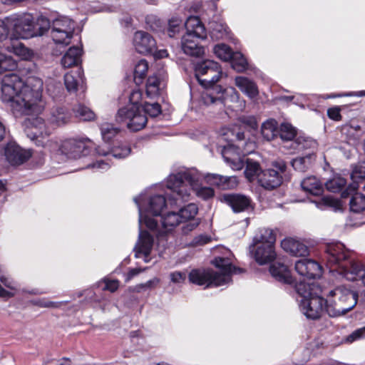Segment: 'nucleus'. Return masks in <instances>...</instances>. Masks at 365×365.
I'll return each instance as SVG.
<instances>
[{
  "mask_svg": "<svg viewBox=\"0 0 365 365\" xmlns=\"http://www.w3.org/2000/svg\"><path fill=\"white\" fill-rule=\"evenodd\" d=\"M269 272L272 276L280 282L284 284H292L293 282L289 268L284 263L277 262L272 264Z\"/></svg>",
  "mask_w": 365,
  "mask_h": 365,
  "instance_id": "29",
  "label": "nucleus"
},
{
  "mask_svg": "<svg viewBox=\"0 0 365 365\" xmlns=\"http://www.w3.org/2000/svg\"><path fill=\"white\" fill-rule=\"evenodd\" d=\"M346 184V180L341 176L336 175L329 180L326 183L327 189L331 192H338L342 190Z\"/></svg>",
  "mask_w": 365,
  "mask_h": 365,
  "instance_id": "49",
  "label": "nucleus"
},
{
  "mask_svg": "<svg viewBox=\"0 0 365 365\" xmlns=\"http://www.w3.org/2000/svg\"><path fill=\"white\" fill-rule=\"evenodd\" d=\"M141 98L140 91H133L129 97L130 103L118 109L115 121L118 123H124L131 131H139L147 124V117L140 110L141 107L138 101Z\"/></svg>",
  "mask_w": 365,
  "mask_h": 365,
  "instance_id": "9",
  "label": "nucleus"
},
{
  "mask_svg": "<svg viewBox=\"0 0 365 365\" xmlns=\"http://www.w3.org/2000/svg\"><path fill=\"white\" fill-rule=\"evenodd\" d=\"M351 179L352 182L341 192L342 198L348 197L349 191L351 192H356L359 187V182L365 179V162H359L353 167Z\"/></svg>",
  "mask_w": 365,
  "mask_h": 365,
  "instance_id": "23",
  "label": "nucleus"
},
{
  "mask_svg": "<svg viewBox=\"0 0 365 365\" xmlns=\"http://www.w3.org/2000/svg\"><path fill=\"white\" fill-rule=\"evenodd\" d=\"M25 133L36 145L44 147L51 130L41 117L29 118L26 122Z\"/></svg>",
  "mask_w": 365,
  "mask_h": 365,
  "instance_id": "17",
  "label": "nucleus"
},
{
  "mask_svg": "<svg viewBox=\"0 0 365 365\" xmlns=\"http://www.w3.org/2000/svg\"><path fill=\"white\" fill-rule=\"evenodd\" d=\"M51 20L43 16H39L35 21L32 20L35 36H43L48 30L51 31Z\"/></svg>",
  "mask_w": 365,
  "mask_h": 365,
  "instance_id": "40",
  "label": "nucleus"
},
{
  "mask_svg": "<svg viewBox=\"0 0 365 365\" xmlns=\"http://www.w3.org/2000/svg\"><path fill=\"white\" fill-rule=\"evenodd\" d=\"M317 285L314 283H307L300 281L294 286L299 296V309L302 313L310 319H317L323 312H326V299L314 292Z\"/></svg>",
  "mask_w": 365,
  "mask_h": 365,
  "instance_id": "6",
  "label": "nucleus"
},
{
  "mask_svg": "<svg viewBox=\"0 0 365 365\" xmlns=\"http://www.w3.org/2000/svg\"><path fill=\"white\" fill-rule=\"evenodd\" d=\"M178 212L182 223L197 219L195 218V216L198 212V207L197 205L194 203L188 204L185 207L181 208Z\"/></svg>",
  "mask_w": 365,
  "mask_h": 365,
  "instance_id": "45",
  "label": "nucleus"
},
{
  "mask_svg": "<svg viewBox=\"0 0 365 365\" xmlns=\"http://www.w3.org/2000/svg\"><path fill=\"white\" fill-rule=\"evenodd\" d=\"M302 189L312 195H319L324 191L323 182L315 176H309L301 182Z\"/></svg>",
  "mask_w": 365,
  "mask_h": 365,
  "instance_id": "32",
  "label": "nucleus"
},
{
  "mask_svg": "<svg viewBox=\"0 0 365 365\" xmlns=\"http://www.w3.org/2000/svg\"><path fill=\"white\" fill-rule=\"evenodd\" d=\"M160 221L161 229L158 230L157 228L155 231H156L158 245L165 249L168 246V240L171 237L173 238L171 232L182 222L179 212L174 211L168 212L164 215H161Z\"/></svg>",
  "mask_w": 365,
  "mask_h": 365,
  "instance_id": "16",
  "label": "nucleus"
},
{
  "mask_svg": "<svg viewBox=\"0 0 365 365\" xmlns=\"http://www.w3.org/2000/svg\"><path fill=\"white\" fill-rule=\"evenodd\" d=\"M255 145L252 141H247L244 132L239 131L235 135V139L230 140L221 148V154L225 162L232 170H240L243 168L245 162L242 155L252 152Z\"/></svg>",
  "mask_w": 365,
  "mask_h": 365,
  "instance_id": "10",
  "label": "nucleus"
},
{
  "mask_svg": "<svg viewBox=\"0 0 365 365\" xmlns=\"http://www.w3.org/2000/svg\"><path fill=\"white\" fill-rule=\"evenodd\" d=\"M0 100L7 104L16 117L41 113L45 108L43 98V80L29 75L25 80L14 73L6 74L1 79Z\"/></svg>",
  "mask_w": 365,
  "mask_h": 365,
  "instance_id": "1",
  "label": "nucleus"
},
{
  "mask_svg": "<svg viewBox=\"0 0 365 365\" xmlns=\"http://www.w3.org/2000/svg\"><path fill=\"white\" fill-rule=\"evenodd\" d=\"M324 259L329 272L336 279L348 281L361 280L365 286V267L356 259L351 250L340 242H331L325 245Z\"/></svg>",
  "mask_w": 365,
  "mask_h": 365,
  "instance_id": "4",
  "label": "nucleus"
},
{
  "mask_svg": "<svg viewBox=\"0 0 365 365\" xmlns=\"http://www.w3.org/2000/svg\"><path fill=\"white\" fill-rule=\"evenodd\" d=\"M148 69V64L145 60L141 59L137 63L134 69V79L136 83H141L146 75Z\"/></svg>",
  "mask_w": 365,
  "mask_h": 365,
  "instance_id": "53",
  "label": "nucleus"
},
{
  "mask_svg": "<svg viewBox=\"0 0 365 365\" xmlns=\"http://www.w3.org/2000/svg\"><path fill=\"white\" fill-rule=\"evenodd\" d=\"M120 132L119 128L108 123H105L101 125V133L103 140L105 142H109L115 137Z\"/></svg>",
  "mask_w": 365,
  "mask_h": 365,
  "instance_id": "47",
  "label": "nucleus"
},
{
  "mask_svg": "<svg viewBox=\"0 0 365 365\" xmlns=\"http://www.w3.org/2000/svg\"><path fill=\"white\" fill-rule=\"evenodd\" d=\"M163 195H154L150 196L145 202L144 195L134 197V202L138 206L139 213V234L138 240L133 248L135 257L142 258L145 262L150 260V252L152 251L154 240L153 237L145 230H142V225H144L150 230H155L158 228V222L155 217L161 215L162 210L166 207L167 201L173 205L169 200Z\"/></svg>",
  "mask_w": 365,
  "mask_h": 365,
  "instance_id": "2",
  "label": "nucleus"
},
{
  "mask_svg": "<svg viewBox=\"0 0 365 365\" xmlns=\"http://www.w3.org/2000/svg\"><path fill=\"white\" fill-rule=\"evenodd\" d=\"M213 51L217 58L224 61H230L235 53L232 51L230 46L225 43L215 45L213 48Z\"/></svg>",
  "mask_w": 365,
  "mask_h": 365,
  "instance_id": "48",
  "label": "nucleus"
},
{
  "mask_svg": "<svg viewBox=\"0 0 365 365\" xmlns=\"http://www.w3.org/2000/svg\"><path fill=\"white\" fill-rule=\"evenodd\" d=\"M184 223L185 225L182 227V233L183 235H187L197 227L200 223V220H192L191 221H187Z\"/></svg>",
  "mask_w": 365,
  "mask_h": 365,
  "instance_id": "64",
  "label": "nucleus"
},
{
  "mask_svg": "<svg viewBox=\"0 0 365 365\" xmlns=\"http://www.w3.org/2000/svg\"><path fill=\"white\" fill-rule=\"evenodd\" d=\"M223 198L234 212H244L252 207L250 199L244 195L227 194L224 195Z\"/></svg>",
  "mask_w": 365,
  "mask_h": 365,
  "instance_id": "24",
  "label": "nucleus"
},
{
  "mask_svg": "<svg viewBox=\"0 0 365 365\" xmlns=\"http://www.w3.org/2000/svg\"><path fill=\"white\" fill-rule=\"evenodd\" d=\"M82 50L78 46L71 47L61 58V64L64 68L78 66L81 61Z\"/></svg>",
  "mask_w": 365,
  "mask_h": 365,
  "instance_id": "34",
  "label": "nucleus"
},
{
  "mask_svg": "<svg viewBox=\"0 0 365 365\" xmlns=\"http://www.w3.org/2000/svg\"><path fill=\"white\" fill-rule=\"evenodd\" d=\"M261 168L259 163L252 159L247 158L246 160V168L245 170V175L250 181L261 174Z\"/></svg>",
  "mask_w": 365,
  "mask_h": 365,
  "instance_id": "46",
  "label": "nucleus"
},
{
  "mask_svg": "<svg viewBox=\"0 0 365 365\" xmlns=\"http://www.w3.org/2000/svg\"><path fill=\"white\" fill-rule=\"evenodd\" d=\"M278 135L284 141H291L297 135V129L289 123H282L278 128Z\"/></svg>",
  "mask_w": 365,
  "mask_h": 365,
  "instance_id": "44",
  "label": "nucleus"
},
{
  "mask_svg": "<svg viewBox=\"0 0 365 365\" xmlns=\"http://www.w3.org/2000/svg\"><path fill=\"white\" fill-rule=\"evenodd\" d=\"M95 148L93 143L88 138H71L61 143L59 150L68 158L77 159L89 155Z\"/></svg>",
  "mask_w": 365,
  "mask_h": 365,
  "instance_id": "14",
  "label": "nucleus"
},
{
  "mask_svg": "<svg viewBox=\"0 0 365 365\" xmlns=\"http://www.w3.org/2000/svg\"><path fill=\"white\" fill-rule=\"evenodd\" d=\"M186 33L181 38V48L187 56L200 57L205 53L199 40L205 39L207 31L204 24L197 16H189L185 22Z\"/></svg>",
  "mask_w": 365,
  "mask_h": 365,
  "instance_id": "7",
  "label": "nucleus"
},
{
  "mask_svg": "<svg viewBox=\"0 0 365 365\" xmlns=\"http://www.w3.org/2000/svg\"><path fill=\"white\" fill-rule=\"evenodd\" d=\"M183 26H185V23L183 24L182 19L178 16L172 17L168 21V35L170 38L176 37V34L180 33Z\"/></svg>",
  "mask_w": 365,
  "mask_h": 365,
  "instance_id": "50",
  "label": "nucleus"
},
{
  "mask_svg": "<svg viewBox=\"0 0 365 365\" xmlns=\"http://www.w3.org/2000/svg\"><path fill=\"white\" fill-rule=\"evenodd\" d=\"M131 152V148L126 145H115L110 148H102L97 147L95 148V153L98 155L107 156L111 155L117 159H123L128 157Z\"/></svg>",
  "mask_w": 365,
  "mask_h": 365,
  "instance_id": "31",
  "label": "nucleus"
},
{
  "mask_svg": "<svg viewBox=\"0 0 365 365\" xmlns=\"http://www.w3.org/2000/svg\"><path fill=\"white\" fill-rule=\"evenodd\" d=\"M365 337V326L354 331L347 336L346 341L349 343H352L355 341L361 339Z\"/></svg>",
  "mask_w": 365,
  "mask_h": 365,
  "instance_id": "62",
  "label": "nucleus"
},
{
  "mask_svg": "<svg viewBox=\"0 0 365 365\" xmlns=\"http://www.w3.org/2000/svg\"><path fill=\"white\" fill-rule=\"evenodd\" d=\"M239 121L250 129L256 130L257 128V121L253 115H242L239 118Z\"/></svg>",
  "mask_w": 365,
  "mask_h": 365,
  "instance_id": "60",
  "label": "nucleus"
},
{
  "mask_svg": "<svg viewBox=\"0 0 365 365\" xmlns=\"http://www.w3.org/2000/svg\"><path fill=\"white\" fill-rule=\"evenodd\" d=\"M215 72L208 71L205 74L204 78H199V83L206 88V90L210 89L215 86L222 76V70L220 66L217 63V68H213Z\"/></svg>",
  "mask_w": 365,
  "mask_h": 365,
  "instance_id": "37",
  "label": "nucleus"
},
{
  "mask_svg": "<svg viewBox=\"0 0 365 365\" xmlns=\"http://www.w3.org/2000/svg\"><path fill=\"white\" fill-rule=\"evenodd\" d=\"M165 81L160 73L149 76L146 83V95L150 98L158 96L165 88Z\"/></svg>",
  "mask_w": 365,
  "mask_h": 365,
  "instance_id": "28",
  "label": "nucleus"
},
{
  "mask_svg": "<svg viewBox=\"0 0 365 365\" xmlns=\"http://www.w3.org/2000/svg\"><path fill=\"white\" fill-rule=\"evenodd\" d=\"M282 248L296 257H304L308 254V247L302 242L293 238H285L281 242Z\"/></svg>",
  "mask_w": 365,
  "mask_h": 365,
  "instance_id": "27",
  "label": "nucleus"
},
{
  "mask_svg": "<svg viewBox=\"0 0 365 365\" xmlns=\"http://www.w3.org/2000/svg\"><path fill=\"white\" fill-rule=\"evenodd\" d=\"M2 24L6 27L7 37L10 36V40L28 39L35 36L31 15L19 18H7L5 21H0V25Z\"/></svg>",
  "mask_w": 365,
  "mask_h": 365,
  "instance_id": "12",
  "label": "nucleus"
},
{
  "mask_svg": "<svg viewBox=\"0 0 365 365\" xmlns=\"http://www.w3.org/2000/svg\"><path fill=\"white\" fill-rule=\"evenodd\" d=\"M294 268L299 275L308 279L320 277L322 274V266L316 261L307 258L297 260Z\"/></svg>",
  "mask_w": 365,
  "mask_h": 365,
  "instance_id": "20",
  "label": "nucleus"
},
{
  "mask_svg": "<svg viewBox=\"0 0 365 365\" xmlns=\"http://www.w3.org/2000/svg\"><path fill=\"white\" fill-rule=\"evenodd\" d=\"M272 166L273 168L262 171L258 179L260 186L269 190H274L281 185L283 179L282 175L287 170V164L281 159L274 161Z\"/></svg>",
  "mask_w": 365,
  "mask_h": 365,
  "instance_id": "15",
  "label": "nucleus"
},
{
  "mask_svg": "<svg viewBox=\"0 0 365 365\" xmlns=\"http://www.w3.org/2000/svg\"><path fill=\"white\" fill-rule=\"evenodd\" d=\"M83 74L82 69L78 68L76 71H72L64 75V83L68 92L77 91L78 85L83 83Z\"/></svg>",
  "mask_w": 365,
  "mask_h": 365,
  "instance_id": "36",
  "label": "nucleus"
},
{
  "mask_svg": "<svg viewBox=\"0 0 365 365\" xmlns=\"http://www.w3.org/2000/svg\"><path fill=\"white\" fill-rule=\"evenodd\" d=\"M218 275L214 274L212 269H195L190 271L188 275L189 281L195 284L205 287H220V281L216 278Z\"/></svg>",
  "mask_w": 365,
  "mask_h": 365,
  "instance_id": "19",
  "label": "nucleus"
},
{
  "mask_svg": "<svg viewBox=\"0 0 365 365\" xmlns=\"http://www.w3.org/2000/svg\"><path fill=\"white\" fill-rule=\"evenodd\" d=\"M16 67V61L11 56L0 53V73L4 71H12Z\"/></svg>",
  "mask_w": 365,
  "mask_h": 365,
  "instance_id": "52",
  "label": "nucleus"
},
{
  "mask_svg": "<svg viewBox=\"0 0 365 365\" xmlns=\"http://www.w3.org/2000/svg\"><path fill=\"white\" fill-rule=\"evenodd\" d=\"M205 178L195 168H180L170 173L165 180V186L171 191L168 200L172 205L180 206L190 200L194 192L197 197L207 200L214 197L215 191L210 187L202 186Z\"/></svg>",
  "mask_w": 365,
  "mask_h": 365,
  "instance_id": "3",
  "label": "nucleus"
},
{
  "mask_svg": "<svg viewBox=\"0 0 365 365\" xmlns=\"http://www.w3.org/2000/svg\"><path fill=\"white\" fill-rule=\"evenodd\" d=\"M314 202L316 207L320 210L333 209L337 210L340 209L341 204L339 200L334 198L331 195L324 196L319 200H315Z\"/></svg>",
  "mask_w": 365,
  "mask_h": 365,
  "instance_id": "42",
  "label": "nucleus"
},
{
  "mask_svg": "<svg viewBox=\"0 0 365 365\" xmlns=\"http://www.w3.org/2000/svg\"><path fill=\"white\" fill-rule=\"evenodd\" d=\"M71 117L69 110L64 107L53 108L49 117L50 123L56 126H61L67 123Z\"/></svg>",
  "mask_w": 365,
  "mask_h": 365,
  "instance_id": "35",
  "label": "nucleus"
},
{
  "mask_svg": "<svg viewBox=\"0 0 365 365\" xmlns=\"http://www.w3.org/2000/svg\"><path fill=\"white\" fill-rule=\"evenodd\" d=\"M160 282L158 277H153L145 283L139 284L135 286L133 290L136 292H142L148 289H154Z\"/></svg>",
  "mask_w": 365,
  "mask_h": 365,
  "instance_id": "58",
  "label": "nucleus"
},
{
  "mask_svg": "<svg viewBox=\"0 0 365 365\" xmlns=\"http://www.w3.org/2000/svg\"><path fill=\"white\" fill-rule=\"evenodd\" d=\"M358 293L351 289L339 286L331 290L326 299V313L336 317L346 314L356 305Z\"/></svg>",
  "mask_w": 365,
  "mask_h": 365,
  "instance_id": "8",
  "label": "nucleus"
},
{
  "mask_svg": "<svg viewBox=\"0 0 365 365\" xmlns=\"http://www.w3.org/2000/svg\"><path fill=\"white\" fill-rule=\"evenodd\" d=\"M275 235L273 230L269 228H262L259 230L253 239V245L250 247V251L260 265L272 262L276 257L274 250Z\"/></svg>",
  "mask_w": 365,
  "mask_h": 365,
  "instance_id": "11",
  "label": "nucleus"
},
{
  "mask_svg": "<svg viewBox=\"0 0 365 365\" xmlns=\"http://www.w3.org/2000/svg\"><path fill=\"white\" fill-rule=\"evenodd\" d=\"M230 61L231 67L238 73L244 72L248 68L247 61L240 52H235Z\"/></svg>",
  "mask_w": 365,
  "mask_h": 365,
  "instance_id": "43",
  "label": "nucleus"
},
{
  "mask_svg": "<svg viewBox=\"0 0 365 365\" xmlns=\"http://www.w3.org/2000/svg\"><path fill=\"white\" fill-rule=\"evenodd\" d=\"M0 282L6 288L9 289V292H13L15 294V292L18 289V284L9 276L0 275Z\"/></svg>",
  "mask_w": 365,
  "mask_h": 365,
  "instance_id": "61",
  "label": "nucleus"
},
{
  "mask_svg": "<svg viewBox=\"0 0 365 365\" xmlns=\"http://www.w3.org/2000/svg\"><path fill=\"white\" fill-rule=\"evenodd\" d=\"M316 160L315 153L311 152L308 154L297 157L291 161L292 168L298 172H306L310 169Z\"/></svg>",
  "mask_w": 365,
  "mask_h": 365,
  "instance_id": "33",
  "label": "nucleus"
},
{
  "mask_svg": "<svg viewBox=\"0 0 365 365\" xmlns=\"http://www.w3.org/2000/svg\"><path fill=\"white\" fill-rule=\"evenodd\" d=\"M261 134L262 138L271 141L278 135V124L274 119H268L261 126Z\"/></svg>",
  "mask_w": 365,
  "mask_h": 365,
  "instance_id": "38",
  "label": "nucleus"
},
{
  "mask_svg": "<svg viewBox=\"0 0 365 365\" xmlns=\"http://www.w3.org/2000/svg\"><path fill=\"white\" fill-rule=\"evenodd\" d=\"M76 27L75 22L68 16H58L52 20L51 36L56 44L68 45Z\"/></svg>",
  "mask_w": 365,
  "mask_h": 365,
  "instance_id": "13",
  "label": "nucleus"
},
{
  "mask_svg": "<svg viewBox=\"0 0 365 365\" xmlns=\"http://www.w3.org/2000/svg\"><path fill=\"white\" fill-rule=\"evenodd\" d=\"M235 85L248 98L253 99L259 95L257 83L253 80L242 76L235 78Z\"/></svg>",
  "mask_w": 365,
  "mask_h": 365,
  "instance_id": "26",
  "label": "nucleus"
},
{
  "mask_svg": "<svg viewBox=\"0 0 365 365\" xmlns=\"http://www.w3.org/2000/svg\"><path fill=\"white\" fill-rule=\"evenodd\" d=\"M133 45L136 51L141 54H151L156 51L155 40L150 34L143 31L135 33Z\"/></svg>",
  "mask_w": 365,
  "mask_h": 365,
  "instance_id": "22",
  "label": "nucleus"
},
{
  "mask_svg": "<svg viewBox=\"0 0 365 365\" xmlns=\"http://www.w3.org/2000/svg\"><path fill=\"white\" fill-rule=\"evenodd\" d=\"M147 26L153 31H160L163 28L162 21L154 15H149L145 19Z\"/></svg>",
  "mask_w": 365,
  "mask_h": 365,
  "instance_id": "59",
  "label": "nucleus"
},
{
  "mask_svg": "<svg viewBox=\"0 0 365 365\" xmlns=\"http://www.w3.org/2000/svg\"><path fill=\"white\" fill-rule=\"evenodd\" d=\"M209 34L212 40L218 41L228 38L230 30L222 20L213 19L209 22Z\"/></svg>",
  "mask_w": 365,
  "mask_h": 365,
  "instance_id": "30",
  "label": "nucleus"
},
{
  "mask_svg": "<svg viewBox=\"0 0 365 365\" xmlns=\"http://www.w3.org/2000/svg\"><path fill=\"white\" fill-rule=\"evenodd\" d=\"M83 3H88L86 6L88 7V13H97V12H113L116 11V7L113 6L104 5L101 6L102 1H83Z\"/></svg>",
  "mask_w": 365,
  "mask_h": 365,
  "instance_id": "51",
  "label": "nucleus"
},
{
  "mask_svg": "<svg viewBox=\"0 0 365 365\" xmlns=\"http://www.w3.org/2000/svg\"><path fill=\"white\" fill-rule=\"evenodd\" d=\"M217 63H218L210 59L197 62L195 65V76L197 81L199 82V78H204L205 74H206L209 71L215 72L213 68H217Z\"/></svg>",
  "mask_w": 365,
  "mask_h": 365,
  "instance_id": "39",
  "label": "nucleus"
},
{
  "mask_svg": "<svg viewBox=\"0 0 365 365\" xmlns=\"http://www.w3.org/2000/svg\"><path fill=\"white\" fill-rule=\"evenodd\" d=\"M73 112L76 117L82 120H91L94 119V113L88 107L79 104L73 108Z\"/></svg>",
  "mask_w": 365,
  "mask_h": 365,
  "instance_id": "55",
  "label": "nucleus"
},
{
  "mask_svg": "<svg viewBox=\"0 0 365 365\" xmlns=\"http://www.w3.org/2000/svg\"><path fill=\"white\" fill-rule=\"evenodd\" d=\"M212 264L219 269V272L214 271V274L218 275L216 278L220 281V286L227 285L232 282V275L233 274H240L244 272L241 268L236 267L232 264L228 258L215 257L212 262Z\"/></svg>",
  "mask_w": 365,
  "mask_h": 365,
  "instance_id": "18",
  "label": "nucleus"
},
{
  "mask_svg": "<svg viewBox=\"0 0 365 365\" xmlns=\"http://www.w3.org/2000/svg\"><path fill=\"white\" fill-rule=\"evenodd\" d=\"M101 283L104 284L103 290H108L110 292H115L119 287V281L117 279H104Z\"/></svg>",
  "mask_w": 365,
  "mask_h": 365,
  "instance_id": "63",
  "label": "nucleus"
},
{
  "mask_svg": "<svg viewBox=\"0 0 365 365\" xmlns=\"http://www.w3.org/2000/svg\"><path fill=\"white\" fill-rule=\"evenodd\" d=\"M12 50L16 55L24 60H29L34 56L33 51L19 42L12 46Z\"/></svg>",
  "mask_w": 365,
  "mask_h": 365,
  "instance_id": "56",
  "label": "nucleus"
},
{
  "mask_svg": "<svg viewBox=\"0 0 365 365\" xmlns=\"http://www.w3.org/2000/svg\"><path fill=\"white\" fill-rule=\"evenodd\" d=\"M206 181L213 185L217 186L220 189L227 190L235 187L238 181L235 176H225L215 173H207L205 175Z\"/></svg>",
  "mask_w": 365,
  "mask_h": 365,
  "instance_id": "25",
  "label": "nucleus"
},
{
  "mask_svg": "<svg viewBox=\"0 0 365 365\" xmlns=\"http://www.w3.org/2000/svg\"><path fill=\"white\" fill-rule=\"evenodd\" d=\"M349 192V196L351 195L349 201L350 210L356 213L365 210V195L359 192Z\"/></svg>",
  "mask_w": 365,
  "mask_h": 365,
  "instance_id": "41",
  "label": "nucleus"
},
{
  "mask_svg": "<svg viewBox=\"0 0 365 365\" xmlns=\"http://www.w3.org/2000/svg\"><path fill=\"white\" fill-rule=\"evenodd\" d=\"M4 155L12 165H19L27 161L31 156L29 150H24L15 142H9L4 148Z\"/></svg>",
  "mask_w": 365,
  "mask_h": 365,
  "instance_id": "21",
  "label": "nucleus"
},
{
  "mask_svg": "<svg viewBox=\"0 0 365 365\" xmlns=\"http://www.w3.org/2000/svg\"><path fill=\"white\" fill-rule=\"evenodd\" d=\"M200 103L213 113L223 111L227 106H229L228 103L235 104L234 109L237 110H243L246 104L234 87L223 88L222 86H215L203 91L200 95Z\"/></svg>",
  "mask_w": 365,
  "mask_h": 365,
  "instance_id": "5",
  "label": "nucleus"
},
{
  "mask_svg": "<svg viewBox=\"0 0 365 365\" xmlns=\"http://www.w3.org/2000/svg\"><path fill=\"white\" fill-rule=\"evenodd\" d=\"M140 110L143 112L145 116L146 115H148L152 118L157 117L162 111L161 106L158 103H151L148 102L144 103L143 108H140Z\"/></svg>",
  "mask_w": 365,
  "mask_h": 365,
  "instance_id": "57",
  "label": "nucleus"
},
{
  "mask_svg": "<svg viewBox=\"0 0 365 365\" xmlns=\"http://www.w3.org/2000/svg\"><path fill=\"white\" fill-rule=\"evenodd\" d=\"M294 143L297 144L295 148L297 150L311 149L312 152L314 153L317 150L318 143L317 140L310 138H298Z\"/></svg>",
  "mask_w": 365,
  "mask_h": 365,
  "instance_id": "54",
  "label": "nucleus"
}]
</instances>
